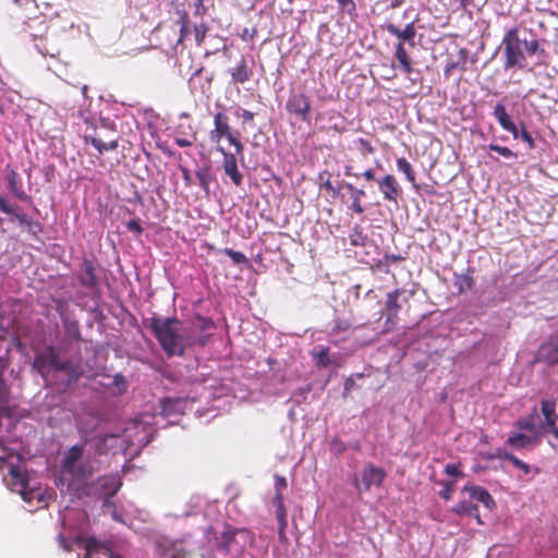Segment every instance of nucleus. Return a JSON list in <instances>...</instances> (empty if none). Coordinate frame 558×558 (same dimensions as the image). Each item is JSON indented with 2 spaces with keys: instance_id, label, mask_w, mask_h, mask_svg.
I'll use <instances>...</instances> for the list:
<instances>
[{
  "instance_id": "f257e3e1",
  "label": "nucleus",
  "mask_w": 558,
  "mask_h": 558,
  "mask_svg": "<svg viewBox=\"0 0 558 558\" xmlns=\"http://www.w3.org/2000/svg\"><path fill=\"white\" fill-rule=\"evenodd\" d=\"M167 356H183L194 345L204 347L207 336H199L196 326L184 324L177 317L153 316L145 320Z\"/></svg>"
},
{
  "instance_id": "f03ea898",
  "label": "nucleus",
  "mask_w": 558,
  "mask_h": 558,
  "mask_svg": "<svg viewBox=\"0 0 558 558\" xmlns=\"http://www.w3.org/2000/svg\"><path fill=\"white\" fill-rule=\"evenodd\" d=\"M32 367L43 377L50 369L54 372L64 371L70 383H76L82 375L80 367L71 360H61L58 351L52 345H48L43 352L35 355Z\"/></svg>"
},
{
  "instance_id": "7ed1b4c3",
  "label": "nucleus",
  "mask_w": 558,
  "mask_h": 558,
  "mask_svg": "<svg viewBox=\"0 0 558 558\" xmlns=\"http://www.w3.org/2000/svg\"><path fill=\"white\" fill-rule=\"evenodd\" d=\"M253 542L254 535L250 530L227 524L220 535L216 537V548L225 555L231 553L241 555L246 545Z\"/></svg>"
},
{
  "instance_id": "20e7f679",
  "label": "nucleus",
  "mask_w": 558,
  "mask_h": 558,
  "mask_svg": "<svg viewBox=\"0 0 558 558\" xmlns=\"http://www.w3.org/2000/svg\"><path fill=\"white\" fill-rule=\"evenodd\" d=\"M414 295L413 290L398 288L386 295V319L384 323V331L393 330L399 322V312L404 307H409V302Z\"/></svg>"
},
{
  "instance_id": "39448f33",
  "label": "nucleus",
  "mask_w": 558,
  "mask_h": 558,
  "mask_svg": "<svg viewBox=\"0 0 558 558\" xmlns=\"http://www.w3.org/2000/svg\"><path fill=\"white\" fill-rule=\"evenodd\" d=\"M0 211L10 216V221H17L31 236L38 239L43 233L44 226L40 221L33 219L31 216L20 211L19 206L11 204L5 197L0 194Z\"/></svg>"
},
{
  "instance_id": "423d86ee",
  "label": "nucleus",
  "mask_w": 558,
  "mask_h": 558,
  "mask_svg": "<svg viewBox=\"0 0 558 558\" xmlns=\"http://www.w3.org/2000/svg\"><path fill=\"white\" fill-rule=\"evenodd\" d=\"M504 53H505V70L518 66L524 68L526 58L520 48L519 29L517 27L510 28L502 38Z\"/></svg>"
},
{
  "instance_id": "0eeeda50",
  "label": "nucleus",
  "mask_w": 558,
  "mask_h": 558,
  "mask_svg": "<svg viewBox=\"0 0 558 558\" xmlns=\"http://www.w3.org/2000/svg\"><path fill=\"white\" fill-rule=\"evenodd\" d=\"M385 478L386 472L383 468L367 463L362 470L361 481L354 480V486L360 493L368 492L372 486L380 487Z\"/></svg>"
},
{
  "instance_id": "6e6552de",
  "label": "nucleus",
  "mask_w": 558,
  "mask_h": 558,
  "mask_svg": "<svg viewBox=\"0 0 558 558\" xmlns=\"http://www.w3.org/2000/svg\"><path fill=\"white\" fill-rule=\"evenodd\" d=\"M82 456L83 448L75 445L65 452L62 461L63 470L76 480L85 478L88 475L86 468L78 463Z\"/></svg>"
},
{
  "instance_id": "1a4fd4ad",
  "label": "nucleus",
  "mask_w": 558,
  "mask_h": 558,
  "mask_svg": "<svg viewBox=\"0 0 558 558\" xmlns=\"http://www.w3.org/2000/svg\"><path fill=\"white\" fill-rule=\"evenodd\" d=\"M156 553L159 558H192L181 541H171L166 537H161L156 542Z\"/></svg>"
},
{
  "instance_id": "9d476101",
  "label": "nucleus",
  "mask_w": 558,
  "mask_h": 558,
  "mask_svg": "<svg viewBox=\"0 0 558 558\" xmlns=\"http://www.w3.org/2000/svg\"><path fill=\"white\" fill-rule=\"evenodd\" d=\"M286 109L290 114L299 117L303 122L311 121V101L304 93L293 94L286 104Z\"/></svg>"
},
{
  "instance_id": "9b49d317",
  "label": "nucleus",
  "mask_w": 558,
  "mask_h": 558,
  "mask_svg": "<svg viewBox=\"0 0 558 558\" xmlns=\"http://www.w3.org/2000/svg\"><path fill=\"white\" fill-rule=\"evenodd\" d=\"M535 361L544 362L550 366L558 364V335L550 336L547 341L539 345Z\"/></svg>"
},
{
  "instance_id": "f8f14e48",
  "label": "nucleus",
  "mask_w": 558,
  "mask_h": 558,
  "mask_svg": "<svg viewBox=\"0 0 558 558\" xmlns=\"http://www.w3.org/2000/svg\"><path fill=\"white\" fill-rule=\"evenodd\" d=\"M217 150L223 156L222 168L225 173L230 177L235 186H241L243 183V174L238 168L236 156L227 151L223 147H218Z\"/></svg>"
},
{
  "instance_id": "ddd939ff",
  "label": "nucleus",
  "mask_w": 558,
  "mask_h": 558,
  "mask_svg": "<svg viewBox=\"0 0 558 558\" xmlns=\"http://www.w3.org/2000/svg\"><path fill=\"white\" fill-rule=\"evenodd\" d=\"M383 198L388 202L397 203L402 193L401 186L392 174H386L377 180Z\"/></svg>"
},
{
  "instance_id": "4468645a",
  "label": "nucleus",
  "mask_w": 558,
  "mask_h": 558,
  "mask_svg": "<svg viewBox=\"0 0 558 558\" xmlns=\"http://www.w3.org/2000/svg\"><path fill=\"white\" fill-rule=\"evenodd\" d=\"M77 278L83 287L95 289L98 286L95 262L88 258H84L81 263Z\"/></svg>"
},
{
  "instance_id": "2eb2a0df",
  "label": "nucleus",
  "mask_w": 558,
  "mask_h": 558,
  "mask_svg": "<svg viewBox=\"0 0 558 558\" xmlns=\"http://www.w3.org/2000/svg\"><path fill=\"white\" fill-rule=\"evenodd\" d=\"M386 31L390 35L397 37L399 41H402L403 44L408 41L410 46H414V38L416 35L415 21L407 24L403 29L399 28L397 25L392 23H388L386 25Z\"/></svg>"
},
{
  "instance_id": "dca6fc26",
  "label": "nucleus",
  "mask_w": 558,
  "mask_h": 558,
  "mask_svg": "<svg viewBox=\"0 0 558 558\" xmlns=\"http://www.w3.org/2000/svg\"><path fill=\"white\" fill-rule=\"evenodd\" d=\"M463 493H468L471 499H475L478 502L483 504L485 508L492 510L495 508L496 504L493 499L492 495L487 489L477 485H465L463 487Z\"/></svg>"
},
{
  "instance_id": "f3484780",
  "label": "nucleus",
  "mask_w": 558,
  "mask_h": 558,
  "mask_svg": "<svg viewBox=\"0 0 558 558\" xmlns=\"http://www.w3.org/2000/svg\"><path fill=\"white\" fill-rule=\"evenodd\" d=\"M215 130L211 131V138L219 142L222 137L228 141L233 136L231 128L229 125L228 117L222 112H217L214 116Z\"/></svg>"
},
{
  "instance_id": "a211bd4d",
  "label": "nucleus",
  "mask_w": 558,
  "mask_h": 558,
  "mask_svg": "<svg viewBox=\"0 0 558 558\" xmlns=\"http://www.w3.org/2000/svg\"><path fill=\"white\" fill-rule=\"evenodd\" d=\"M541 439L538 435H526L524 433H510L506 444L514 449H523L530 446H537Z\"/></svg>"
},
{
  "instance_id": "6ab92c4d",
  "label": "nucleus",
  "mask_w": 558,
  "mask_h": 558,
  "mask_svg": "<svg viewBox=\"0 0 558 558\" xmlns=\"http://www.w3.org/2000/svg\"><path fill=\"white\" fill-rule=\"evenodd\" d=\"M537 418H538L537 409L534 408L530 414H527L524 417L519 418L515 422V427L519 428L520 430L530 432L531 435L537 434L538 439H541V437L543 435V428H542V426H537Z\"/></svg>"
},
{
  "instance_id": "aec40b11",
  "label": "nucleus",
  "mask_w": 558,
  "mask_h": 558,
  "mask_svg": "<svg viewBox=\"0 0 558 558\" xmlns=\"http://www.w3.org/2000/svg\"><path fill=\"white\" fill-rule=\"evenodd\" d=\"M494 117L499 122L500 126L511 133L513 137H519V131L517 125L511 120L510 116L507 113L506 107L504 104L498 102L494 108Z\"/></svg>"
},
{
  "instance_id": "412c9836",
  "label": "nucleus",
  "mask_w": 558,
  "mask_h": 558,
  "mask_svg": "<svg viewBox=\"0 0 558 558\" xmlns=\"http://www.w3.org/2000/svg\"><path fill=\"white\" fill-rule=\"evenodd\" d=\"M9 190L13 196L23 202H31L32 197L23 190V184L19 173L10 170L7 174Z\"/></svg>"
},
{
  "instance_id": "4be33fe9",
  "label": "nucleus",
  "mask_w": 558,
  "mask_h": 558,
  "mask_svg": "<svg viewBox=\"0 0 558 558\" xmlns=\"http://www.w3.org/2000/svg\"><path fill=\"white\" fill-rule=\"evenodd\" d=\"M557 403L554 399H543L541 401V412L544 416L543 430L547 427H554L558 422V414L556 411Z\"/></svg>"
},
{
  "instance_id": "5701e85b",
  "label": "nucleus",
  "mask_w": 558,
  "mask_h": 558,
  "mask_svg": "<svg viewBox=\"0 0 558 558\" xmlns=\"http://www.w3.org/2000/svg\"><path fill=\"white\" fill-rule=\"evenodd\" d=\"M230 75L235 83L244 84L253 76V70L247 65L244 57L230 70Z\"/></svg>"
},
{
  "instance_id": "b1692460",
  "label": "nucleus",
  "mask_w": 558,
  "mask_h": 558,
  "mask_svg": "<svg viewBox=\"0 0 558 558\" xmlns=\"http://www.w3.org/2000/svg\"><path fill=\"white\" fill-rule=\"evenodd\" d=\"M452 511L459 515L473 517L478 524H483L477 506L470 500H460Z\"/></svg>"
},
{
  "instance_id": "393cba45",
  "label": "nucleus",
  "mask_w": 558,
  "mask_h": 558,
  "mask_svg": "<svg viewBox=\"0 0 558 558\" xmlns=\"http://www.w3.org/2000/svg\"><path fill=\"white\" fill-rule=\"evenodd\" d=\"M84 141L86 144H92L100 155L105 151L114 150L119 146L117 140L108 143L104 142L98 133H95L94 135H85Z\"/></svg>"
},
{
  "instance_id": "a878e982",
  "label": "nucleus",
  "mask_w": 558,
  "mask_h": 558,
  "mask_svg": "<svg viewBox=\"0 0 558 558\" xmlns=\"http://www.w3.org/2000/svg\"><path fill=\"white\" fill-rule=\"evenodd\" d=\"M395 57L399 63V68L407 74H411L413 72V65L411 59L405 50L404 44L399 41L396 45Z\"/></svg>"
},
{
  "instance_id": "bb28decb",
  "label": "nucleus",
  "mask_w": 558,
  "mask_h": 558,
  "mask_svg": "<svg viewBox=\"0 0 558 558\" xmlns=\"http://www.w3.org/2000/svg\"><path fill=\"white\" fill-rule=\"evenodd\" d=\"M11 476V489L16 493H21L28 485L27 475L22 473L17 468L12 466L10 470Z\"/></svg>"
},
{
  "instance_id": "cd10ccee",
  "label": "nucleus",
  "mask_w": 558,
  "mask_h": 558,
  "mask_svg": "<svg viewBox=\"0 0 558 558\" xmlns=\"http://www.w3.org/2000/svg\"><path fill=\"white\" fill-rule=\"evenodd\" d=\"M397 169L398 171L402 172L405 175V179L414 184L415 183V171L412 167V165L404 158H398L397 159Z\"/></svg>"
},
{
  "instance_id": "c85d7f7f",
  "label": "nucleus",
  "mask_w": 558,
  "mask_h": 558,
  "mask_svg": "<svg viewBox=\"0 0 558 558\" xmlns=\"http://www.w3.org/2000/svg\"><path fill=\"white\" fill-rule=\"evenodd\" d=\"M349 241L352 246H364L367 241V235L363 232L360 225H355L349 234Z\"/></svg>"
},
{
  "instance_id": "c756f323",
  "label": "nucleus",
  "mask_w": 558,
  "mask_h": 558,
  "mask_svg": "<svg viewBox=\"0 0 558 558\" xmlns=\"http://www.w3.org/2000/svg\"><path fill=\"white\" fill-rule=\"evenodd\" d=\"M195 175H196V178L198 180L199 186L204 190V192L206 194H208V192H209V184H210V181H211L210 168L209 167H205V168L198 169L195 172Z\"/></svg>"
},
{
  "instance_id": "7c9ffc66",
  "label": "nucleus",
  "mask_w": 558,
  "mask_h": 558,
  "mask_svg": "<svg viewBox=\"0 0 558 558\" xmlns=\"http://www.w3.org/2000/svg\"><path fill=\"white\" fill-rule=\"evenodd\" d=\"M20 495L22 499L28 504H31L34 499H37L39 502L43 501L40 489L31 488L29 485H27V487L21 490Z\"/></svg>"
},
{
  "instance_id": "2f4dec72",
  "label": "nucleus",
  "mask_w": 558,
  "mask_h": 558,
  "mask_svg": "<svg viewBox=\"0 0 558 558\" xmlns=\"http://www.w3.org/2000/svg\"><path fill=\"white\" fill-rule=\"evenodd\" d=\"M219 252L229 256L235 265L248 263L247 257L242 252L233 251L232 248L228 247L222 248Z\"/></svg>"
},
{
  "instance_id": "473e14b6",
  "label": "nucleus",
  "mask_w": 558,
  "mask_h": 558,
  "mask_svg": "<svg viewBox=\"0 0 558 558\" xmlns=\"http://www.w3.org/2000/svg\"><path fill=\"white\" fill-rule=\"evenodd\" d=\"M344 174L347 177H354V178L363 177L366 181L375 180V171L372 168L366 169L363 173L360 174L357 172H353V167L351 165H347L344 167Z\"/></svg>"
},
{
  "instance_id": "72a5a7b5",
  "label": "nucleus",
  "mask_w": 558,
  "mask_h": 558,
  "mask_svg": "<svg viewBox=\"0 0 558 558\" xmlns=\"http://www.w3.org/2000/svg\"><path fill=\"white\" fill-rule=\"evenodd\" d=\"M356 148L360 150L362 156L366 157L368 155H373L375 153V147L368 140L363 137L357 138L355 142Z\"/></svg>"
},
{
  "instance_id": "f704fd0d",
  "label": "nucleus",
  "mask_w": 558,
  "mask_h": 558,
  "mask_svg": "<svg viewBox=\"0 0 558 558\" xmlns=\"http://www.w3.org/2000/svg\"><path fill=\"white\" fill-rule=\"evenodd\" d=\"M460 56L462 57L463 59V62L462 64L460 65L458 62H449L447 63L446 65V69H445V74H450L453 70L456 69H460L462 72H465L466 71V66H465V59H466V54H468V50L466 49H461L460 50Z\"/></svg>"
},
{
  "instance_id": "c9c22d12",
  "label": "nucleus",
  "mask_w": 558,
  "mask_h": 558,
  "mask_svg": "<svg viewBox=\"0 0 558 558\" xmlns=\"http://www.w3.org/2000/svg\"><path fill=\"white\" fill-rule=\"evenodd\" d=\"M524 47L525 51L529 56H533L535 53H545V49L541 48L538 40L532 39V40H524Z\"/></svg>"
},
{
  "instance_id": "e433bc0d",
  "label": "nucleus",
  "mask_w": 558,
  "mask_h": 558,
  "mask_svg": "<svg viewBox=\"0 0 558 558\" xmlns=\"http://www.w3.org/2000/svg\"><path fill=\"white\" fill-rule=\"evenodd\" d=\"M336 2L342 12H345L349 15H354L356 13V4L354 0H336Z\"/></svg>"
},
{
  "instance_id": "4c0bfd02",
  "label": "nucleus",
  "mask_w": 558,
  "mask_h": 558,
  "mask_svg": "<svg viewBox=\"0 0 558 558\" xmlns=\"http://www.w3.org/2000/svg\"><path fill=\"white\" fill-rule=\"evenodd\" d=\"M207 31L208 27L206 24H199L194 26L195 43L198 47L203 45Z\"/></svg>"
},
{
  "instance_id": "58836bf2",
  "label": "nucleus",
  "mask_w": 558,
  "mask_h": 558,
  "mask_svg": "<svg viewBox=\"0 0 558 558\" xmlns=\"http://www.w3.org/2000/svg\"><path fill=\"white\" fill-rule=\"evenodd\" d=\"M488 149L492 151L498 153L499 155H501L505 158H515L517 157V155L510 148H508L506 146H500L497 144H489Z\"/></svg>"
},
{
  "instance_id": "ea45409f",
  "label": "nucleus",
  "mask_w": 558,
  "mask_h": 558,
  "mask_svg": "<svg viewBox=\"0 0 558 558\" xmlns=\"http://www.w3.org/2000/svg\"><path fill=\"white\" fill-rule=\"evenodd\" d=\"M504 458L508 461H510L515 468L522 470L525 474L530 472V466L515 456L511 453H505Z\"/></svg>"
},
{
  "instance_id": "a19ab883",
  "label": "nucleus",
  "mask_w": 558,
  "mask_h": 558,
  "mask_svg": "<svg viewBox=\"0 0 558 558\" xmlns=\"http://www.w3.org/2000/svg\"><path fill=\"white\" fill-rule=\"evenodd\" d=\"M351 323L345 320V319H340L338 318L336 322H335V326L332 327V330L331 332L333 335H338L340 332H343V331H348L351 329Z\"/></svg>"
},
{
  "instance_id": "79ce46f5",
  "label": "nucleus",
  "mask_w": 558,
  "mask_h": 558,
  "mask_svg": "<svg viewBox=\"0 0 558 558\" xmlns=\"http://www.w3.org/2000/svg\"><path fill=\"white\" fill-rule=\"evenodd\" d=\"M65 330L72 338L77 340L81 338L80 325L77 322H66Z\"/></svg>"
},
{
  "instance_id": "37998d69",
  "label": "nucleus",
  "mask_w": 558,
  "mask_h": 558,
  "mask_svg": "<svg viewBox=\"0 0 558 558\" xmlns=\"http://www.w3.org/2000/svg\"><path fill=\"white\" fill-rule=\"evenodd\" d=\"M272 505L275 506L276 513L287 512L282 493L275 494Z\"/></svg>"
},
{
  "instance_id": "c03bdc74",
  "label": "nucleus",
  "mask_w": 558,
  "mask_h": 558,
  "mask_svg": "<svg viewBox=\"0 0 558 558\" xmlns=\"http://www.w3.org/2000/svg\"><path fill=\"white\" fill-rule=\"evenodd\" d=\"M341 186H344L348 191H350L351 198L362 199L365 196V191L362 189L355 187L351 183H344Z\"/></svg>"
},
{
  "instance_id": "a18cd8bd",
  "label": "nucleus",
  "mask_w": 558,
  "mask_h": 558,
  "mask_svg": "<svg viewBox=\"0 0 558 558\" xmlns=\"http://www.w3.org/2000/svg\"><path fill=\"white\" fill-rule=\"evenodd\" d=\"M473 287H474V279L472 276L463 275L460 278V287H459L460 292H463L465 290H471V289H473Z\"/></svg>"
},
{
  "instance_id": "49530a36",
  "label": "nucleus",
  "mask_w": 558,
  "mask_h": 558,
  "mask_svg": "<svg viewBox=\"0 0 558 558\" xmlns=\"http://www.w3.org/2000/svg\"><path fill=\"white\" fill-rule=\"evenodd\" d=\"M179 169L182 173L184 185L186 187H191L193 185V179H192L190 170L183 165H179Z\"/></svg>"
},
{
  "instance_id": "de8ad7c7",
  "label": "nucleus",
  "mask_w": 558,
  "mask_h": 558,
  "mask_svg": "<svg viewBox=\"0 0 558 558\" xmlns=\"http://www.w3.org/2000/svg\"><path fill=\"white\" fill-rule=\"evenodd\" d=\"M453 490V484L447 483L445 484L444 488L439 492V496L445 500H449L452 497Z\"/></svg>"
},
{
  "instance_id": "09e8293b",
  "label": "nucleus",
  "mask_w": 558,
  "mask_h": 558,
  "mask_svg": "<svg viewBox=\"0 0 558 558\" xmlns=\"http://www.w3.org/2000/svg\"><path fill=\"white\" fill-rule=\"evenodd\" d=\"M126 228L129 231L131 232H134L136 234H142L143 233V228L140 223V221L137 219H133V220H130L128 223H126Z\"/></svg>"
},
{
  "instance_id": "8fccbe9b",
  "label": "nucleus",
  "mask_w": 558,
  "mask_h": 558,
  "mask_svg": "<svg viewBox=\"0 0 558 558\" xmlns=\"http://www.w3.org/2000/svg\"><path fill=\"white\" fill-rule=\"evenodd\" d=\"M288 486L287 480L283 476L275 475V488L276 493H282Z\"/></svg>"
},
{
  "instance_id": "3c124183",
  "label": "nucleus",
  "mask_w": 558,
  "mask_h": 558,
  "mask_svg": "<svg viewBox=\"0 0 558 558\" xmlns=\"http://www.w3.org/2000/svg\"><path fill=\"white\" fill-rule=\"evenodd\" d=\"M230 145L234 146L235 148V156L236 155H240L241 158H243V149H244V146L243 144L233 135L229 141Z\"/></svg>"
},
{
  "instance_id": "603ef678",
  "label": "nucleus",
  "mask_w": 558,
  "mask_h": 558,
  "mask_svg": "<svg viewBox=\"0 0 558 558\" xmlns=\"http://www.w3.org/2000/svg\"><path fill=\"white\" fill-rule=\"evenodd\" d=\"M278 529L286 530L288 526L287 512L276 513Z\"/></svg>"
},
{
  "instance_id": "864d4df0",
  "label": "nucleus",
  "mask_w": 558,
  "mask_h": 558,
  "mask_svg": "<svg viewBox=\"0 0 558 558\" xmlns=\"http://www.w3.org/2000/svg\"><path fill=\"white\" fill-rule=\"evenodd\" d=\"M519 136L522 138V141L527 143L530 148L534 147V140H533L532 135L524 128L521 130Z\"/></svg>"
},
{
  "instance_id": "5fc2aeb1",
  "label": "nucleus",
  "mask_w": 558,
  "mask_h": 558,
  "mask_svg": "<svg viewBox=\"0 0 558 558\" xmlns=\"http://www.w3.org/2000/svg\"><path fill=\"white\" fill-rule=\"evenodd\" d=\"M352 211L361 215L365 211V208L364 206L362 205V199H352V204H351V207Z\"/></svg>"
},
{
  "instance_id": "6e6d98bb",
  "label": "nucleus",
  "mask_w": 558,
  "mask_h": 558,
  "mask_svg": "<svg viewBox=\"0 0 558 558\" xmlns=\"http://www.w3.org/2000/svg\"><path fill=\"white\" fill-rule=\"evenodd\" d=\"M177 24L181 26H190L189 14L186 11L179 12V19L177 20Z\"/></svg>"
},
{
  "instance_id": "4d7b16f0",
  "label": "nucleus",
  "mask_w": 558,
  "mask_h": 558,
  "mask_svg": "<svg viewBox=\"0 0 558 558\" xmlns=\"http://www.w3.org/2000/svg\"><path fill=\"white\" fill-rule=\"evenodd\" d=\"M445 473L450 476H458L461 474L457 464H447L445 466Z\"/></svg>"
},
{
  "instance_id": "13d9d810",
  "label": "nucleus",
  "mask_w": 558,
  "mask_h": 558,
  "mask_svg": "<svg viewBox=\"0 0 558 558\" xmlns=\"http://www.w3.org/2000/svg\"><path fill=\"white\" fill-rule=\"evenodd\" d=\"M58 542H59V545L65 550V551H71L72 550V545L70 544V542L62 535L60 534L58 536Z\"/></svg>"
},
{
  "instance_id": "bf43d9fd",
  "label": "nucleus",
  "mask_w": 558,
  "mask_h": 558,
  "mask_svg": "<svg viewBox=\"0 0 558 558\" xmlns=\"http://www.w3.org/2000/svg\"><path fill=\"white\" fill-rule=\"evenodd\" d=\"M179 33L180 36L177 40V46L183 44L184 38L190 34V26H181Z\"/></svg>"
},
{
  "instance_id": "052dcab7",
  "label": "nucleus",
  "mask_w": 558,
  "mask_h": 558,
  "mask_svg": "<svg viewBox=\"0 0 558 558\" xmlns=\"http://www.w3.org/2000/svg\"><path fill=\"white\" fill-rule=\"evenodd\" d=\"M404 258L399 255V254H386L385 255V260L389 264V263H398V262H401L403 260Z\"/></svg>"
},
{
  "instance_id": "680f3d73",
  "label": "nucleus",
  "mask_w": 558,
  "mask_h": 558,
  "mask_svg": "<svg viewBox=\"0 0 558 558\" xmlns=\"http://www.w3.org/2000/svg\"><path fill=\"white\" fill-rule=\"evenodd\" d=\"M241 117L244 122L251 123L254 121V113L246 109L242 110Z\"/></svg>"
},
{
  "instance_id": "e2e57ef3",
  "label": "nucleus",
  "mask_w": 558,
  "mask_h": 558,
  "mask_svg": "<svg viewBox=\"0 0 558 558\" xmlns=\"http://www.w3.org/2000/svg\"><path fill=\"white\" fill-rule=\"evenodd\" d=\"M175 144L179 146V147H190L193 145V142L190 141V140H186V138H182V137H177L175 138Z\"/></svg>"
},
{
  "instance_id": "0e129e2a",
  "label": "nucleus",
  "mask_w": 558,
  "mask_h": 558,
  "mask_svg": "<svg viewBox=\"0 0 558 558\" xmlns=\"http://www.w3.org/2000/svg\"><path fill=\"white\" fill-rule=\"evenodd\" d=\"M388 266H389V265H388V263L385 260V258H384V259L378 260V263H377V268H378V269H384V271H385L386 274H388V272H389Z\"/></svg>"
},
{
  "instance_id": "69168bd1",
  "label": "nucleus",
  "mask_w": 558,
  "mask_h": 558,
  "mask_svg": "<svg viewBox=\"0 0 558 558\" xmlns=\"http://www.w3.org/2000/svg\"><path fill=\"white\" fill-rule=\"evenodd\" d=\"M543 433H551L558 439V426L557 424L554 427H547L543 430Z\"/></svg>"
},
{
  "instance_id": "338daca9",
  "label": "nucleus",
  "mask_w": 558,
  "mask_h": 558,
  "mask_svg": "<svg viewBox=\"0 0 558 558\" xmlns=\"http://www.w3.org/2000/svg\"><path fill=\"white\" fill-rule=\"evenodd\" d=\"M403 3H404V0H391L389 8L397 9V8L401 7Z\"/></svg>"
},
{
  "instance_id": "774afa93",
  "label": "nucleus",
  "mask_w": 558,
  "mask_h": 558,
  "mask_svg": "<svg viewBox=\"0 0 558 558\" xmlns=\"http://www.w3.org/2000/svg\"><path fill=\"white\" fill-rule=\"evenodd\" d=\"M324 187L328 191H331L333 194L338 193V191L332 186L329 180L324 183Z\"/></svg>"
}]
</instances>
